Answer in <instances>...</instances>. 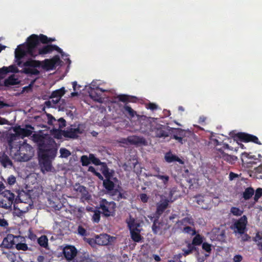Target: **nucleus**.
Masks as SVG:
<instances>
[{
  "instance_id": "obj_1",
  "label": "nucleus",
  "mask_w": 262,
  "mask_h": 262,
  "mask_svg": "<svg viewBox=\"0 0 262 262\" xmlns=\"http://www.w3.org/2000/svg\"><path fill=\"white\" fill-rule=\"evenodd\" d=\"M152 132L156 137L166 138L170 136L171 140L180 146H192L196 141V137L194 133L189 130L180 128H171L168 126L158 124L154 128Z\"/></svg>"
},
{
  "instance_id": "obj_2",
  "label": "nucleus",
  "mask_w": 262,
  "mask_h": 262,
  "mask_svg": "<svg viewBox=\"0 0 262 262\" xmlns=\"http://www.w3.org/2000/svg\"><path fill=\"white\" fill-rule=\"evenodd\" d=\"M38 162L41 171L46 173L55 171L52 161L55 157L57 148H38Z\"/></svg>"
},
{
  "instance_id": "obj_3",
  "label": "nucleus",
  "mask_w": 262,
  "mask_h": 262,
  "mask_svg": "<svg viewBox=\"0 0 262 262\" xmlns=\"http://www.w3.org/2000/svg\"><path fill=\"white\" fill-rule=\"evenodd\" d=\"M229 136L240 147H245L242 143H252L258 145H262L257 137L246 132H236V130H233L230 132Z\"/></svg>"
},
{
  "instance_id": "obj_4",
  "label": "nucleus",
  "mask_w": 262,
  "mask_h": 262,
  "mask_svg": "<svg viewBox=\"0 0 262 262\" xmlns=\"http://www.w3.org/2000/svg\"><path fill=\"white\" fill-rule=\"evenodd\" d=\"M60 62V59L58 55L54 56L52 59H46L42 62L39 60H33L29 59L23 64L24 67H30L33 68L42 67L46 70H53L55 65Z\"/></svg>"
},
{
  "instance_id": "obj_5",
  "label": "nucleus",
  "mask_w": 262,
  "mask_h": 262,
  "mask_svg": "<svg viewBox=\"0 0 262 262\" xmlns=\"http://www.w3.org/2000/svg\"><path fill=\"white\" fill-rule=\"evenodd\" d=\"M9 149L11 156L19 162L28 161L34 155L33 148H9Z\"/></svg>"
},
{
  "instance_id": "obj_6",
  "label": "nucleus",
  "mask_w": 262,
  "mask_h": 262,
  "mask_svg": "<svg viewBox=\"0 0 262 262\" xmlns=\"http://www.w3.org/2000/svg\"><path fill=\"white\" fill-rule=\"evenodd\" d=\"M63 253L65 258L68 260L73 259L77 254L78 256L74 262H89L90 260L88 254H78L77 250L73 246L67 245L65 246L63 249Z\"/></svg>"
},
{
  "instance_id": "obj_7",
  "label": "nucleus",
  "mask_w": 262,
  "mask_h": 262,
  "mask_svg": "<svg viewBox=\"0 0 262 262\" xmlns=\"http://www.w3.org/2000/svg\"><path fill=\"white\" fill-rule=\"evenodd\" d=\"M39 45L38 37L37 35L32 34L27 39L26 45L27 52L28 54L31 57H35V54L38 49Z\"/></svg>"
},
{
  "instance_id": "obj_8",
  "label": "nucleus",
  "mask_w": 262,
  "mask_h": 262,
  "mask_svg": "<svg viewBox=\"0 0 262 262\" xmlns=\"http://www.w3.org/2000/svg\"><path fill=\"white\" fill-rule=\"evenodd\" d=\"M14 199V194L9 190H5L0 194V207L10 209Z\"/></svg>"
},
{
  "instance_id": "obj_9",
  "label": "nucleus",
  "mask_w": 262,
  "mask_h": 262,
  "mask_svg": "<svg viewBox=\"0 0 262 262\" xmlns=\"http://www.w3.org/2000/svg\"><path fill=\"white\" fill-rule=\"evenodd\" d=\"M116 208V204L114 202H108L105 199H102L100 202L101 212L105 216L113 215Z\"/></svg>"
},
{
  "instance_id": "obj_10",
  "label": "nucleus",
  "mask_w": 262,
  "mask_h": 262,
  "mask_svg": "<svg viewBox=\"0 0 262 262\" xmlns=\"http://www.w3.org/2000/svg\"><path fill=\"white\" fill-rule=\"evenodd\" d=\"M120 143L126 144L127 145H135L137 146H146L147 141L142 137L137 136H129L127 138L121 139Z\"/></svg>"
},
{
  "instance_id": "obj_11",
  "label": "nucleus",
  "mask_w": 262,
  "mask_h": 262,
  "mask_svg": "<svg viewBox=\"0 0 262 262\" xmlns=\"http://www.w3.org/2000/svg\"><path fill=\"white\" fill-rule=\"evenodd\" d=\"M106 179L103 181V185L105 188L110 191V193L113 195L116 196L114 198V199L119 200L120 199H125L126 197L125 193H122L119 190L115 189L114 190L115 185L114 183L109 179L108 176H106Z\"/></svg>"
},
{
  "instance_id": "obj_12",
  "label": "nucleus",
  "mask_w": 262,
  "mask_h": 262,
  "mask_svg": "<svg viewBox=\"0 0 262 262\" xmlns=\"http://www.w3.org/2000/svg\"><path fill=\"white\" fill-rule=\"evenodd\" d=\"M61 135L65 138L70 139H77L79 134H83L84 129L81 128V125L79 124L76 128L72 126L67 127L65 130H61Z\"/></svg>"
},
{
  "instance_id": "obj_13",
  "label": "nucleus",
  "mask_w": 262,
  "mask_h": 262,
  "mask_svg": "<svg viewBox=\"0 0 262 262\" xmlns=\"http://www.w3.org/2000/svg\"><path fill=\"white\" fill-rule=\"evenodd\" d=\"M247 224V218L245 215H243L234 222L231 229L234 230V233L236 235L237 234H242L245 233L246 230Z\"/></svg>"
},
{
  "instance_id": "obj_14",
  "label": "nucleus",
  "mask_w": 262,
  "mask_h": 262,
  "mask_svg": "<svg viewBox=\"0 0 262 262\" xmlns=\"http://www.w3.org/2000/svg\"><path fill=\"white\" fill-rule=\"evenodd\" d=\"M53 51H56L58 53L62 54L63 51L61 49L55 45H47L42 47L39 48L35 54V57L39 55H45L52 53Z\"/></svg>"
},
{
  "instance_id": "obj_15",
  "label": "nucleus",
  "mask_w": 262,
  "mask_h": 262,
  "mask_svg": "<svg viewBox=\"0 0 262 262\" xmlns=\"http://www.w3.org/2000/svg\"><path fill=\"white\" fill-rule=\"evenodd\" d=\"M32 129H34V127L31 125H26V128H21L18 126L14 129V131L18 135H21L23 137H29L32 134Z\"/></svg>"
},
{
  "instance_id": "obj_16",
  "label": "nucleus",
  "mask_w": 262,
  "mask_h": 262,
  "mask_svg": "<svg viewBox=\"0 0 262 262\" xmlns=\"http://www.w3.org/2000/svg\"><path fill=\"white\" fill-rule=\"evenodd\" d=\"M33 140L38 144V147H47L46 141L50 137L46 135L34 134L32 136Z\"/></svg>"
},
{
  "instance_id": "obj_17",
  "label": "nucleus",
  "mask_w": 262,
  "mask_h": 262,
  "mask_svg": "<svg viewBox=\"0 0 262 262\" xmlns=\"http://www.w3.org/2000/svg\"><path fill=\"white\" fill-rule=\"evenodd\" d=\"M114 239V237H111L106 234H102L96 237V243L100 245H107L110 244Z\"/></svg>"
},
{
  "instance_id": "obj_18",
  "label": "nucleus",
  "mask_w": 262,
  "mask_h": 262,
  "mask_svg": "<svg viewBox=\"0 0 262 262\" xmlns=\"http://www.w3.org/2000/svg\"><path fill=\"white\" fill-rule=\"evenodd\" d=\"M20 46L21 45H19L15 51V57L17 64L19 66H20L22 63L21 59L28 54L27 47L26 46V50H25L21 48Z\"/></svg>"
},
{
  "instance_id": "obj_19",
  "label": "nucleus",
  "mask_w": 262,
  "mask_h": 262,
  "mask_svg": "<svg viewBox=\"0 0 262 262\" xmlns=\"http://www.w3.org/2000/svg\"><path fill=\"white\" fill-rule=\"evenodd\" d=\"M126 222L130 231H141L140 223L138 221L135 220V219L130 216L129 219L127 220Z\"/></svg>"
},
{
  "instance_id": "obj_20",
  "label": "nucleus",
  "mask_w": 262,
  "mask_h": 262,
  "mask_svg": "<svg viewBox=\"0 0 262 262\" xmlns=\"http://www.w3.org/2000/svg\"><path fill=\"white\" fill-rule=\"evenodd\" d=\"M123 113L128 118L132 119L135 116L139 117L137 112L134 111L129 105L125 104L122 110Z\"/></svg>"
},
{
  "instance_id": "obj_21",
  "label": "nucleus",
  "mask_w": 262,
  "mask_h": 262,
  "mask_svg": "<svg viewBox=\"0 0 262 262\" xmlns=\"http://www.w3.org/2000/svg\"><path fill=\"white\" fill-rule=\"evenodd\" d=\"M100 91L101 92H104V90H102L101 89L97 88L96 90H91L89 92V95L90 97L94 101L102 102V98L101 97V95L100 93H98V91Z\"/></svg>"
},
{
  "instance_id": "obj_22",
  "label": "nucleus",
  "mask_w": 262,
  "mask_h": 262,
  "mask_svg": "<svg viewBox=\"0 0 262 262\" xmlns=\"http://www.w3.org/2000/svg\"><path fill=\"white\" fill-rule=\"evenodd\" d=\"M14 236L12 234H9L4 238L1 246L8 249L11 248L14 244L13 239Z\"/></svg>"
},
{
  "instance_id": "obj_23",
  "label": "nucleus",
  "mask_w": 262,
  "mask_h": 262,
  "mask_svg": "<svg viewBox=\"0 0 262 262\" xmlns=\"http://www.w3.org/2000/svg\"><path fill=\"white\" fill-rule=\"evenodd\" d=\"M66 93V91L64 87H62L61 88L56 90L53 91L51 95V98H56L55 101V103H57L60 100L61 97L64 95Z\"/></svg>"
},
{
  "instance_id": "obj_24",
  "label": "nucleus",
  "mask_w": 262,
  "mask_h": 262,
  "mask_svg": "<svg viewBox=\"0 0 262 262\" xmlns=\"http://www.w3.org/2000/svg\"><path fill=\"white\" fill-rule=\"evenodd\" d=\"M74 189L77 192H79L81 194L82 198H84L85 199H88L89 193L85 187L79 184H76L74 186Z\"/></svg>"
},
{
  "instance_id": "obj_25",
  "label": "nucleus",
  "mask_w": 262,
  "mask_h": 262,
  "mask_svg": "<svg viewBox=\"0 0 262 262\" xmlns=\"http://www.w3.org/2000/svg\"><path fill=\"white\" fill-rule=\"evenodd\" d=\"M0 162L4 167L11 166L12 164L11 161L5 152H0Z\"/></svg>"
},
{
  "instance_id": "obj_26",
  "label": "nucleus",
  "mask_w": 262,
  "mask_h": 262,
  "mask_svg": "<svg viewBox=\"0 0 262 262\" xmlns=\"http://www.w3.org/2000/svg\"><path fill=\"white\" fill-rule=\"evenodd\" d=\"M30 208V204H29L28 206H26L25 209H20V208H17V207L14 206L13 214L14 216L21 217L24 215V213H26L29 210Z\"/></svg>"
},
{
  "instance_id": "obj_27",
  "label": "nucleus",
  "mask_w": 262,
  "mask_h": 262,
  "mask_svg": "<svg viewBox=\"0 0 262 262\" xmlns=\"http://www.w3.org/2000/svg\"><path fill=\"white\" fill-rule=\"evenodd\" d=\"M165 160L168 163H171L174 161H178L181 164H183V162L176 155L172 154L171 152H167L165 155Z\"/></svg>"
},
{
  "instance_id": "obj_28",
  "label": "nucleus",
  "mask_w": 262,
  "mask_h": 262,
  "mask_svg": "<svg viewBox=\"0 0 262 262\" xmlns=\"http://www.w3.org/2000/svg\"><path fill=\"white\" fill-rule=\"evenodd\" d=\"M4 85L5 86H9L14 85L18 83V80L15 78V76L12 75L4 80Z\"/></svg>"
},
{
  "instance_id": "obj_29",
  "label": "nucleus",
  "mask_w": 262,
  "mask_h": 262,
  "mask_svg": "<svg viewBox=\"0 0 262 262\" xmlns=\"http://www.w3.org/2000/svg\"><path fill=\"white\" fill-rule=\"evenodd\" d=\"M16 68L13 66H9V67H4L0 69V78H3V77L9 72H15Z\"/></svg>"
},
{
  "instance_id": "obj_30",
  "label": "nucleus",
  "mask_w": 262,
  "mask_h": 262,
  "mask_svg": "<svg viewBox=\"0 0 262 262\" xmlns=\"http://www.w3.org/2000/svg\"><path fill=\"white\" fill-rule=\"evenodd\" d=\"M38 37L39 43L41 42L43 44H48V43L55 41L54 38L48 37L46 35L42 34H39L38 35Z\"/></svg>"
},
{
  "instance_id": "obj_31",
  "label": "nucleus",
  "mask_w": 262,
  "mask_h": 262,
  "mask_svg": "<svg viewBox=\"0 0 262 262\" xmlns=\"http://www.w3.org/2000/svg\"><path fill=\"white\" fill-rule=\"evenodd\" d=\"M168 201L166 200L158 205L157 212L158 214H161L164 210L166 209L168 206Z\"/></svg>"
},
{
  "instance_id": "obj_32",
  "label": "nucleus",
  "mask_w": 262,
  "mask_h": 262,
  "mask_svg": "<svg viewBox=\"0 0 262 262\" xmlns=\"http://www.w3.org/2000/svg\"><path fill=\"white\" fill-rule=\"evenodd\" d=\"M24 69V72L26 74H31L34 75H38L39 74V71L35 69V68L25 67Z\"/></svg>"
},
{
  "instance_id": "obj_33",
  "label": "nucleus",
  "mask_w": 262,
  "mask_h": 262,
  "mask_svg": "<svg viewBox=\"0 0 262 262\" xmlns=\"http://www.w3.org/2000/svg\"><path fill=\"white\" fill-rule=\"evenodd\" d=\"M38 244L43 247L47 248L48 246V239L46 235H41L37 239Z\"/></svg>"
},
{
  "instance_id": "obj_34",
  "label": "nucleus",
  "mask_w": 262,
  "mask_h": 262,
  "mask_svg": "<svg viewBox=\"0 0 262 262\" xmlns=\"http://www.w3.org/2000/svg\"><path fill=\"white\" fill-rule=\"evenodd\" d=\"M18 136L19 135L15 133V134H11L7 137V142L9 147H13V143L18 138Z\"/></svg>"
},
{
  "instance_id": "obj_35",
  "label": "nucleus",
  "mask_w": 262,
  "mask_h": 262,
  "mask_svg": "<svg viewBox=\"0 0 262 262\" xmlns=\"http://www.w3.org/2000/svg\"><path fill=\"white\" fill-rule=\"evenodd\" d=\"M252 173L256 179H262V164L255 168Z\"/></svg>"
},
{
  "instance_id": "obj_36",
  "label": "nucleus",
  "mask_w": 262,
  "mask_h": 262,
  "mask_svg": "<svg viewBox=\"0 0 262 262\" xmlns=\"http://www.w3.org/2000/svg\"><path fill=\"white\" fill-rule=\"evenodd\" d=\"M254 190L251 187L246 189L243 193V197L245 200L249 199L254 194Z\"/></svg>"
},
{
  "instance_id": "obj_37",
  "label": "nucleus",
  "mask_w": 262,
  "mask_h": 262,
  "mask_svg": "<svg viewBox=\"0 0 262 262\" xmlns=\"http://www.w3.org/2000/svg\"><path fill=\"white\" fill-rule=\"evenodd\" d=\"M131 238L135 242H139L141 239V236L139 231H130Z\"/></svg>"
},
{
  "instance_id": "obj_38",
  "label": "nucleus",
  "mask_w": 262,
  "mask_h": 262,
  "mask_svg": "<svg viewBox=\"0 0 262 262\" xmlns=\"http://www.w3.org/2000/svg\"><path fill=\"white\" fill-rule=\"evenodd\" d=\"M3 253L6 254L7 258L12 262H15L16 261V257L15 255L12 252L9 251L8 252H3Z\"/></svg>"
},
{
  "instance_id": "obj_39",
  "label": "nucleus",
  "mask_w": 262,
  "mask_h": 262,
  "mask_svg": "<svg viewBox=\"0 0 262 262\" xmlns=\"http://www.w3.org/2000/svg\"><path fill=\"white\" fill-rule=\"evenodd\" d=\"M117 98L121 102H127L130 101V97L127 95L121 94L117 96Z\"/></svg>"
},
{
  "instance_id": "obj_40",
  "label": "nucleus",
  "mask_w": 262,
  "mask_h": 262,
  "mask_svg": "<svg viewBox=\"0 0 262 262\" xmlns=\"http://www.w3.org/2000/svg\"><path fill=\"white\" fill-rule=\"evenodd\" d=\"M154 176L162 180L164 185L167 184L169 179V177L168 176H163L159 173L155 174Z\"/></svg>"
},
{
  "instance_id": "obj_41",
  "label": "nucleus",
  "mask_w": 262,
  "mask_h": 262,
  "mask_svg": "<svg viewBox=\"0 0 262 262\" xmlns=\"http://www.w3.org/2000/svg\"><path fill=\"white\" fill-rule=\"evenodd\" d=\"M100 213H101L100 211L97 210H94V214L93 215V220L94 222L98 223L99 221Z\"/></svg>"
},
{
  "instance_id": "obj_42",
  "label": "nucleus",
  "mask_w": 262,
  "mask_h": 262,
  "mask_svg": "<svg viewBox=\"0 0 262 262\" xmlns=\"http://www.w3.org/2000/svg\"><path fill=\"white\" fill-rule=\"evenodd\" d=\"M237 238H241V241L242 242L248 241L250 239L251 237L248 235L247 233H242V234H237Z\"/></svg>"
},
{
  "instance_id": "obj_43",
  "label": "nucleus",
  "mask_w": 262,
  "mask_h": 262,
  "mask_svg": "<svg viewBox=\"0 0 262 262\" xmlns=\"http://www.w3.org/2000/svg\"><path fill=\"white\" fill-rule=\"evenodd\" d=\"M203 242L202 238L200 235H196L193 239L192 244L199 245Z\"/></svg>"
},
{
  "instance_id": "obj_44",
  "label": "nucleus",
  "mask_w": 262,
  "mask_h": 262,
  "mask_svg": "<svg viewBox=\"0 0 262 262\" xmlns=\"http://www.w3.org/2000/svg\"><path fill=\"white\" fill-rule=\"evenodd\" d=\"M60 153L61 158H66L71 155L70 151L66 148H60Z\"/></svg>"
},
{
  "instance_id": "obj_45",
  "label": "nucleus",
  "mask_w": 262,
  "mask_h": 262,
  "mask_svg": "<svg viewBox=\"0 0 262 262\" xmlns=\"http://www.w3.org/2000/svg\"><path fill=\"white\" fill-rule=\"evenodd\" d=\"M16 248L18 250L26 251L28 249L27 245L25 243H18L16 245Z\"/></svg>"
},
{
  "instance_id": "obj_46",
  "label": "nucleus",
  "mask_w": 262,
  "mask_h": 262,
  "mask_svg": "<svg viewBox=\"0 0 262 262\" xmlns=\"http://www.w3.org/2000/svg\"><path fill=\"white\" fill-rule=\"evenodd\" d=\"M230 211L233 215L236 216L241 215L243 213V211L236 207H232Z\"/></svg>"
},
{
  "instance_id": "obj_47",
  "label": "nucleus",
  "mask_w": 262,
  "mask_h": 262,
  "mask_svg": "<svg viewBox=\"0 0 262 262\" xmlns=\"http://www.w3.org/2000/svg\"><path fill=\"white\" fill-rule=\"evenodd\" d=\"M90 161L95 165H100L101 163L100 160L96 158L94 155H90Z\"/></svg>"
},
{
  "instance_id": "obj_48",
  "label": "nucleus",
  "mask_w": 262,
  "mask_h": 262,
  "mask_svg": "<svg viewBox=\"0 0 262 262\" xmlns=\"http://www.w3.org/2000/svg\"><path fill=\"white\" fill-rule=\"evenodd\" d=\"M81 161L82 162V164L83 166H86L90 163V156L88 157L86 156H83L81 158Z\"/></svg>"
},
{
  "instance_id": "obj_49",
  "label": "nucleus",
  "mask_w": 262,
  "mask_h": 262,
  "mask_svg": "<svg viewBox=\"0 0 262 262\" xmlns=\"http://www.w3.org/2000/svg\"><path fill=\"white\" fill-rule=\"evenodd\" d=\"M262 195V188H258L256 190L255 194L254 195L255 201H257L259 198Z\"/></svg>"
},
{
  "instance_id": "obj_50",
  "label": "nucleus",
  "mask_w": 262,
  "mask_h": 262,
  "mask_svg": "<svg viewBox=\"0 0 262 262\" xmlns=\"http://www.w3.org/2000/svg\"><path fill=\"white\" fill-rule=\"evenodd\" d=\"M48 118V124L50 125L53 124V122L56 121L55 118L50 114H47Z\"/></svg>"
},
{
  "instance_id": "obj_51",
  "label": "nucleus",
  "mask_w": 262,
  "mask_h": 262,
  "mask_svg": "<svg viewBox=\"0 0 262 262\" xmlns=\"http://www.w3.org/2000/svg\"><path fill=\"white\" fill-rule=\"evenodd\" d=\"M77 232L79 234L82 236L86 235V231L85 229L81 226H79L77 229Z\"/></svg>"
},
{
  "instance_id": "obj_52",
  "label": "nucleus",
  "mask_w": 262,
  "mask_h": 262,
  "mask_svg": "<svg viewBox=\"0 0 262 262\" xmlns=\"http://www.w3.org/2000/svg\"><path fill=\"white\" fill-rule=\"evenodd\" d=\"M202 248L207 252H210L211 250V245L207 243H204L202 245Z\"/></svg>"
},
{
  "instance_id": "obj_53",
  "label": "nucleus",
  "mask_w": 262,
  "mask_h": 262,
  "mask_svg": "<svg viewBox=\"0 0 262 262\" xmlns=\"http://www.w3.org/2000/svg\"><path fill=\"white\" fill-rule=\"evenodd\" d=\"M57 121L59 123V128H62L66 126V121L63 118H60Z\"/></svg>"
},
{
  "instance_id": "obj_54",
  "label": "nucleus",
  "mask_w": 262,
  "mask_h": 262,
  "mask_svg": "<svg viewBox=\"0 0 262 262\" xmlns=\"http://www.w3.org/2000/svg\"><path fill=\"white\" fill-rule=\"evenodd\" d=\"M7 181L9 185H13L16 182V178L14 176L11 175L8 177Z\"/></svg>"
},
{
  "instance_id": "obj_55",
  "label": "nucleus",
  "mask_w": 262,
  "mask_h": 262,
  "mask_svg": "<svg viewBox=\"0 0 262 262\" xmlns=\"http://www.w3.org/2000/svg\"><path fill=\"white\" fill-rule=\"evenodd\" d=\"M9 225L7 220L4 219H0V227L6 228Z\"/></svg>"
},
{
  "instance_id": "obj_56",
  "label": "nucleus",
  "mask_w": 262,
  "mask_h": 262,
  "mask_svg": "<svg viewBox=\"0 0 262 262\" xmlns=\"http://www.w3.org/2000/svg\"><path fill=\"white\" fill-rule=\"evenodd\" d=\"M242 155L243 158L244 157H246V158H249V159H254V160L257 159V158H256L255 156L252 155L250 154H248V153H247V152L243 153Z\"/></svg>"
},
{
  "instance_id": "obj_57",
  "label": "nucleus",
  "mask_w": 262,
  "mask_h": 262,
  "mask_svg": "<svg viewBox=\"0 0 262 262\" xmlns=\"http://www.w3.org/2000/svg\"><path fill=\"white\" fill-rule=\"evenodd\" d=\"M147 108L154 111L157 109L158 105L155 103L150 102L147 104Z\"/></svg>"
},
{
  "instance_id": "obj_58",
  "label": "nucleus",
  "mask_w": 262,
  "mask_h": 262,
  "mask_svg": "<svg viewBox=\"0 0 262 262\" xmlns=\"http://www.w3.org/2000/svg\"><path fill=\"white\" fill-rule=\"evenodd\" d=\"M262 239V233L259 232H257L255 236L253 238V241L255 242L260 241Z\"/></svg>"
},
{
  "instance_id": "obj_59",
  "label": "nucleus",
  "mask_w": 262,
  "mask_h": 262,
  "mask_svg": "<svg viewBox=\"0 0 262 262\" xmlns=\"http://www.w3.org/2000/svg\"><path fill=\"white\" fill-rule=\"evenodd\" d=\"M207 118L204 116H201L199 117L198 123L201 125H205Z\"/></svg>"
},
{
  "instance_id": "obj_60",
  "label": "nucleus",
  "mask_w": 262,
  "mask_h": 262,
  "mask_svg": "<svg viewBox=\"0 0 262 262\" xmlns=\"http://www.w3.org/2000/svg\"><path fill=\"white\" fill-rule=\"evenodd\" d=\"M192 249H193V247L191 245L189 244L188 249H186V250L183 249V251L184 252V254L185 255H187L190 254L192 252Z\"/></svg>"
},
{
  "instance_id": "obj_61",
  "label": "nucleus",
  "mask_w": 262,
  "mask_h": 262,
  "mask_svg": "<svg viewBox=\"0 0 262 262\" xmlns=\"http://www.w3.org/2000/svg\"><path fill=\"white\" fill-rule=\"evenodd\" d=\"M152 229L153 232L155 234L158 233L159 230H160V227L156 225V223L155 221L154 222V224L152 226Z\"/></svg>"
},
{
  "instance_id": "obj_62",
  "label": "nucleus",
  "mask_w": 262,
  "mask_h": 262,
  "mask_svg": "<svg viewBox=\"0 0 262 262\" xmlns=\"http://www.w3.org/2000/svg\"><path fill=\"white\" fill-rule=\"evenodd\" d=\"M243 259V257L241 255H236L233 257L234 262H241Z\"/></svg>"
},
{
  "instance_id": "obj_63",
  "label": "nucleus",
  "mask_w": 262,
  "mask_h": 262,
  "mask_svg": "<svg viewBox=\"0 0 262 262\" xmlns=\"http://www.w3.org/2000/svg\"><path fill=\"white\" fill-rule=\"evenodd\" d=\"M140 199L143 202H146L148 200L147 195L145 193H142L140 195Z\"/></svg>"
},
{
  "instance_id": "obj_64",
  "label": "nucleus",
  "mask_w": 262,
  "mask_h": 262,
  "mask_svg": "<svg viewBox=\"0 0 262 262\" xmlns=\"http://www.w3.org/2000/svg\"><path fill=\"white\" fill-rule=\"evenodd\" d=\"M237 177H238V174H237L236 173H234L232 172H231L229 173V179L231 181L234 180L235 178H237Z\"/></svg>"
}]
</instances>
